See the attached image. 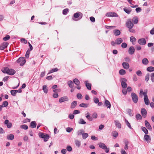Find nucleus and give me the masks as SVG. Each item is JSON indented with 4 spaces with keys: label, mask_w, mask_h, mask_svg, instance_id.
<instances>
[{
    "label": "nucleus",
    "mask_w": 154,
    "mask_h": 154,
    "mask_svg": "<svg viewBox=\"0 0 154 154\" xmlns=\"http://www.w3.org/2000/svg\"><path fill=\"white\" fill-rule=\"evenodd\" d=\"M115 41L116 44L119 45L123 42V40L121 38H119L116 39Z\"/></svg>",
    "instance_id": "obj_16"
},
{
    "label": "nucleus",
    "mask_w": 154,
    "mask_h": 154,
    "mask_svg": "<svg viewBox=\"0 0 154 154\" xmlns=\"http://www.w3.org/2000/svg\"><path fill=\"white\" fill-rule=\"evenodd\" d=\"M132 20L134 24H137L138 22V18L137 17H134L132 19Z\"/></svg>",
    "instance_id": "obj_30"
},
{
    "label": "nucleus",
    "mask_w": 154,
    "mask_h": 154,
    "mask_svg": "<svg viewBox=\"0 0 154 154\" xmlns=\"http://www.w3.org/2000/svg\"><path fill=\"white\" fill-rule=\"evenodd\" d=\"M87 115L86 116V118L88 119L89 121H92V117H91V116H90V114L88 112L87 113Z\"/></svg>",
    "instance_id": "obj_37"
},
{
    "label": "nucleus",
    "mask_w": 154,
    "mask_h": 154,
    "mask_svg": "<svg viewBox=\"0 0 154 154\" xmlns=\"http://www.w3.org/2000/svg\"><path fill=\"white\" fill-rule=\"evenodd\" d=\"M29 51V49H28V50L26 52V55H25V56H26V57L28 58L29 57V53H30V51Z\"/></svg>",
    "instance_id": "obj_50"
},
{
    "label": "nucleus",
    "mask_w": 154,
    "mask_h": 154,
    "mask_svg": "<svg viewBox=\"0 0 154 154\" xmlns=\"http://www.w3.org/2000/svg\"><path fill=\"white\" fill-rule=\"evenodd\" d=\"M146 70L148 72H152L154 71V67L152 66H149L147 68Z\"/></svg>",
    "instance_id": "obj_29"
},
{
    "label": "nucleus",
    "mask_w": 154,
    "mask_h": 154,
    "mask_svg": "<svg viewBox=\"0 0 154 154\" xmlns=\"http://www.w3.org/2000/svg\"><path fill=\"white\" fill-rule=\"evenodd\" d=\"M7 138L8 140H12L14 138V136L12 134H10L7 136Z\"/></svg>",
    "instance_id": "obj_23"
},
{
    "label": "nucleus",
    "mask_w": 154,
    "mask_h": 154,
    "mask_svg": "<svg viewBox=\"0 0 154 154\" xmlns=\"http://www.w3.org/2000/svg\"><path fill=\"white\" fill-rule=\"evenodd\" d=\"M97 116V114L96 112H94L92 115L91 117H92L93 119V118H96Z\"/></svg>",
    "instance_id": "obj_54"
},
{
    "label": "nucleus",
    "mask_w": 154,
    "mask_h": 154,
    "mask_svg": "<svg viewBox=\"0 0 154 154\" xmlns=\"http://www.w3.org/2000/svg\"><path fill=\"white\" fill-rule=\"evenodd\" d=\"M123 68L125 69H128L129 67V65L127 63L123 62L122 63Z\"/></svg>",
    "instance_id": "obj_15"
},
{
    "label": "nucleus",
    "mask_w": 154,
    "mask_h": 154,
    "mask_svg": "<svg viewBox=\"0 0 154 154\" xmlns=\"http://www.w3.org/2000/svg\"><path fill=\"white\" fill-rule=\"evenodd\" d=\"M42 89L44 93L46 94L48 93V88L47 85H43L42 87Z\"/></svg>",
    "instance_id": "obj_24"
},
{
    "label": "nucleus",
    "mask_w": 154,
    "mask_h": 154,
    "mask_svg": "<svg viewBox=\"0 0 154 154\" xmlns=\"http://www.w3.org/2000/svg\"><path fill=\"white\" fill-rule=\"evenodd\" d=\"M49 136L48 134H46L44 137L43 138L45 141H47L49 139Z\"/></svg>",
    "instance_id": "obj_46"
},
{
    "label": "nucleus",
    "mask_w": 154,
    "mask_h": 154,
    "mask_svg": "<svg viewBox=\"0 0 154 154\" xmlns=\"http://www.w3.org/2000/svg\"><path fill=\"white\" fill-rule=\"evenodd\" d=\"M136 38L133 36H131L130 38V41L133 44H134V42L136 41Z\"/></svg>",
    "instance_id": "obj_33"
},
{
    "label": "nucleus",
    "mask_w": 154,
    "mask_h": 154,
    "mask_svg": "<svg viewBox=\"0 0 154 154\" xmlns=\"http://www.w3.org/2000/svg\"><path fill=\"white\" fill-rule=\"evenodd\" d=\"M98 145H99V147L100 148H102L103 149H105L106 148V146L103 143L100 142L98 144Z\"/></svg>",
    "instance_id": "obj_14"
},
{
    "label": "nucleus",
    "mask_w": 154,
    "mask_h": 154,
    "mask_svg": "<svg viewBox=\"0 0 154 154\" xmlns=\"http://www.w3.org/2000/svg\"><path fill=\"white\" fill-rule=\"evenodd\" d=\"M105 27L107 29H112L116 28L115 26H106Z\"/></svg>",
    "instance_id": "obj_48"
},
{
    "label": "nucleus",
    "mask_w": 154,
    "mask_h": 154,
    "mask_svg": "<svg viewBox=\"0 0 154 154\" xmlns=\"http://www.w3.org/2000/svg\"><path fill=\"white\" fill-rule=\"evenodd\" d=\"M82 138L83 139H85L88 136V134L87 133H84L82 135Z\"/></svg>",
    "instance_id": "obj_45"
},
{
    "label": "nucleus",
    "mask_w": 154,
    "mask_h": 154,
    "mask_svg": "<svg viewBox=\"0 0 154 154\" xmlns=\"http://www.w3.org/2000/svg\"><path fill=\"white\" fill-rule=\"evenodd\" d=\"M88 105V104L87 103H82L79 105V106L82 107H87Z\"/></svg>",
    "instance_id": "obj_40"
},
{
    "label": "nucleus",
    "mask_w": 154,
    "mask_h": 154,
    "mask_svg": "<svg viewBox=\"0 0 154 154\" xmlns=\"http://www.w3.org/2000/svg\"><path fill=\"white\" fill-rule=\"evenodd\" d=\"M17 93V90H12L11 91V94L13 96H15Z\"/></svg>",
    "instance_id": "obj_38"
},
{
    "label": "nucleus",
    "mask_w": 154,
    "mask_h": 154,
    "mask_svg": "<svg viewBox=\"0 0 154 154\" xmlns=\"http://www.w3.org/2000/svg\"><path fill=\"white\" fill-rule=\"evenodd\" d=\"M4 124L7 125V127L8 128H11L12 125V124L11 122H9L8 120H6L4 122Z\"/></svg>",
    "instance_id": "obj_10"
},
{
    "label": "nucleus",
    "mask_w": 154,
    "mask_h": 154,
    "mask_svg": "<svg viewBox=\"0 0 154 154\" xmlns=\"http://www.w3.org/2000/svg\"><path fill=\"white\" fill-rule=\"evenodd\" d=\"M69 11V9L68 8H66L64 9L63 10V14L64 15H66Z\"/></svg>",
    "instance_id": "obj_53"
},
{
    "label": "nucleus",
    "mask_w": 154,
    "mask_h": 154,
    "mask_svg": "<svg viewBox=\"0 0 154 154\" xmlns=\"http://www.w3.org/2000/svg\"><path fill=\"white\" fill-rule=\"evenodd\" d=\"M136 118L137 120H141L142 118V116L139 114H138L136 115Z\"/></svg>",
    "instance_id": "obj_44"
},
{
    "label": "nucleus",
    "mask_w": 154,
    "mask_h": 154,
    "mask_svg": "<svg viewBox=\"0 0 154 154\" xmlns=\"http://www.w3.org/2000/svg\"><path fill=\"white\" fill-rule=\"evenodd\" d=\"M127 45L126 43H123L121 45V47L123 48H125L127 47Z\"/></svg>",
    "instance_id": "obj_60"
},
{
    "label": "nucleus",
    "mask_w": 154,
    "mask_h": 154,
    "mask_svg": "<svg viewBox=\"0 0 154 154\" xmlns=\"http://www.w3.org/2000/svg\"><path fill=\"white\" fill-rule=\"evenodd\" d=\"M68 85L70 88H72L73 86V83L71 81L68 82Z\"/></svg>",
    "instance_id": "obj_36"
},
{
    "label": "nucleus",
    "mask_w": 154,
    "mask_h": 154,
    "mask_svg": "<svg viewBox=\"0 0 154 154\" xmlns=\"http://www.w3.org/2000/svg\"><path fill=\"white\" fill-rule=\"evenodd\" d=\"M145 124L147 128L149 130H151L152 129V127L149 124V123L147 121L145 120Z\"/></svg>",
    "instance_id": "obj_13"
},
{
    "label": "nucleus",
    "mask_w": 154,
    "mask_h": 154,
    "mask_svg": "<svg viewBox=\"0 0 154 154\" xmlns=\"http://www.w3.org/2000/svg\"><path fill=\"white\" fill-rule=\"evenodd\" d=\"M20 127L24 130H26L28 128V126L26 125H21Z\"/></svg>",
    "instance_id": "obj_51"
},
{
    "label": "nucleus",
    "mask_w": 154,
    "mask_h": 154,
    "mask_svg": "<svg viewBox=\"0 0 154 154\" xmlns=\"http://www.w3.org/2000/svg\"><path fill=\"white\" fill-rule=\"evenodd\" d=\"M67 150L69 152H70L72 150V148L70 146H68L66 147Z\"/></svg>",
    "instance_id": "obj_61"
},
{
    "label": "nucleus",
    "mask_w": 154,
    "mask_h": 154,
    "mask_svg": "<svg viewBox=\"0 0 154 154\" xmlns=\"http://www.w3.org/2000/svg\"><path fill=\"white\" fill-rule=\"evenodd\" d=\"M149 79V74L148 73H147L145 77V80L146 82H148Z\"/></svg>",
    "instance_id": "obj_49"
},
{
    "label": "nucleus",
    "mask_w": 154,
    "mask_h": 154,
    "mask_svg": "<svg viewBox=\"0 0 154 154\" xmlns=\"http://www.w3.org/2000/svg\"><path fill=\"white\" fill-rule=\"evenodd\" d=\"M80 14H82L80 12H78L74 14V17L75 18L79 17L80 16Z\"/></svg>",
    "instance_id": "obj_42"
},
{
    "label": "nucleus",
    "mask_w": 154,
    "mask_h": 154,
    "mask_svg": "<svg viewBox=\"0 0 154 154\" xmlns=\"http://www.w3.org/2000/svg\"><path fill=\"white\" fill-rule=\"evenodd\" d=\"M2 72L4 73H6L9 75H13L15 73V70L12 69H9L8 67H5L1 70Z\"/></svg>",
    "instance_id": "obj_1"
},
{
    "label": "nucleus",
    "mask_w": 154,
    "mask_h": 154,
    "mask_svg": "<svg viewBox=\"0 0 154 154\" xmlns=\"http://www.w3.org/2000/svg\"><path fill=\"white\" fill-rule=\"evenodd\" d=\"M18 63H20V65L23 66L26 63V61L24 57H21L17 60Z\"/></svg>",
    "instance_id": "obj_2"
},
{
    "label": "nucleus",
    "mask_w": 154,
    "mask_h": 154,
    "mask_svg": "<svg viewBox=\"0 0 154 154\" xmlns=\"http://www.w3.org/2000/svg\"><path fill=\"white\" fill-rule=\"evenodd\" d=\"M121 85L122 87L124 88H126L127 86V85L126 83L125 82L123 81H122Z\"/></svg>",
    "instance_id": "obj_32"
},
{
    "label": "nucleus",
    "mask_w": 154,
    "mask_h": 154,
    "mask_svg": "<svg viewBox=\"0 0 154 154\" xmlns=\"http://www.w3.org/2000/svg\"><path fill=\"white\" fill-rule=\"evenodd\" d=\"M144 139L148 143H149L151 140V138L149 136L146 134L144 135Z\"/></svg>",
    "instance_id": "obj_17"
},
{
    "label": "nucleus",
    "mask_w": 154,
    "mask_h": 154,
    "mask_svg": "<svg viewBox=\"0 0 154 154\" xmlns=\"http://www.w3.org/2000/svg\"><path fill=\"white\" fill-rule=\"evenodd\" d=\"M144 100L145 103L146 105H149V101L148 99V97H144Z\"/></svg>",
    "instance_id": "obj_26"
},
{
    "label": "nucleus",
    "mask_w": 154,
    "mask_h": 154,
    "mask_svg": "<svg viewBox=\"0 0 154 154\" xmlns=\"http://www.w3.org/2000/svg\"><path fill=\"white\" fill-rule=\"evenodd\" d=\"M84 133V131L83 129H81L79 130L77 132V134L78 135H82Z\"/></svg>",
    "instance_id": "obj_34"
},
{
    "label": "nucleus",
    "mask_w": 154,
    "mask_h": 154,
    "mask_svg": "<svg viewBox=\"0 0 154 154\" xmlns=\"http://www.w3.org/2000/svg\"><path fill=\"white\" fill-rule=\"evenodd\" d=\"M139 94L140 97H142L143 95H144V92L143 89H141L140 90Z\"/></svg>",
    "instance_id": "obj_57"
},
{
    "label": "nucleus",
    "mask_w": 154,
    "mask_h": 154,
    "mask_svg": "<svg viewBox=\"0 0 154 154\" xmlns=\"http://www.w3.org/2000/svg\"><path fill=\"white\" fill-rule=\"evenodd\" d=\"M10 38V36L8 35H7L5 37L3 38V39L5 41H6L9 39Z\"/></svg>",
    "instance_id": "obj_52"
},
{
    "label": "nucleus",
    "mask_w": 154,
    "mask_h": 154,
    "mask_svg": "<svg viewBox=\"0 0 154 154\" xmlns=\"http://www.w3.org/2000/svg\"><path fill=\"white\" fill-rule=\"evenodd\" d=\"M3 105H4V107H5L8 106V103L7 101H4L3 103Z\"/></svg>",
    "instance_id": "obj_62"
},
{
    "label": "nucleus",
    "mask_w": 154,
    "mask_h": 154,
    "mask_svg": "<svg viewBox=\"0 0 154 154\" xmlns=\"http://www.w3.org/2000/svg\"><path fill=\"white\" fill-rule=\"evenodd\" d=\"M141 113L143 116L144 118H145L146 116V114L147 112L146 109L144 108H142L141 109Z\"/></svg>",
    "instance_id": "obj_8"
},
{
    "label": "nucleus",
    "mask_w": 154,
    "mask_h": 154,
    "mask_svg": "<svg viewBox=\"0 0 154 154\" xmlns=\"http://www.w3.org/2000/svg\"><path fill=\"white\" fill-rule=\"evenodd\" d=\"M143 64L145 65H147L149 63V60L146 58H144L142 60Z\"/></svg>",
    "instance_id": "obj_25"
},
{
    "label": "nucleus",
    "mask_w": 154,
    "mask_h": 154,
    "mask_svg": "<svg viewBox=\"0 0 154 154\" xmlns=\"http://www.w3.org/2000/svg\"><path fill=\"white\" fill-rule=\"evenodd\" d=\"M75 143L76 146H77L78 147H79L81 145V142H80L77 140H76L75 141Z\"/></svg>",
    "instance_id": "obj_35"
},
{
    "label": "nucleus",
    "mask_w": 154,
    "mask_h": 154,
    "mask_svg": "<svg viewBox=\"0 0 154 154\" xmlns=\"http://www.w3.org/2000/svg\"><path fill=\"white\" fill-rule=\"evenodd\" d=\"M118 135V133L116 131H115L112 132V136H113L116 137Z\"/></svg>",
    "instance_id": "obj_55"
},
{
    "label": "nucleus",
    "mask_w": 154,
    "mask_h": 154,
    "mask_svg": "<svg viewBox=\"0 0 154 154\" xmlns=\"http://www.w3.org/2000/svg\"><path fill=\"white\" fill-rule=\"evenodd\" d=\"M79 123L81 124H85L86 123V122L82 119H80L79 122Z\"/></svg>",
    "instance_id": "obj_43"
},
{
    "label": "nucleus",
    "mask_w": 154,
    "mask_h": 154,
    "mask_svg": "<svg viewBox=\"0 0 154 154\" xmlns=\"http://www.w3.org/2000/svg\"><path fill=\"white\" fill-rule=\"evenodd\" d=\"M36 124L35 122L32 121L30 123V126L32 128H35L36 127Z\"/></svg>",
    "instance_id": "obj_27"
},
{
    "label": "nucleus",
    "mask_w": 154,
    "mask_h": 154,
    "mask_svg": "<svg viewBox=\"0 0 154 154\" xmlns=\"http://www.w3.org/2000/svg\"><path fill=\"white\" fill-rule=\"evenodd\" d=\"M77 97L79 99H81L82 98V95L80 93H78L77 94Z\"/></svg>",
    "instance_id": "obj_58"
},
{
    "label": "nucleus",
    "mask_w": 154,
    "mask_h": 154,
    "mask_svg": "<svg viewBox=\"0 0 154 154\" xmlns=\"http://www.w3.org/2000/svg\"><path fill=\"white\" fill-rule=\"evenodd\" d=\"M85 84L88 90H91V84L88 83V81H86L85 82Z\"/></svg>",
    "instance_id": "obj_21"
},
{
    "label": "nucleus",
    "mask_w": 154,
    "mask_h": 154,
    "mask_svg": "<svg viewBox=\"0 0 154 154\" xmlns=\"http://www.w3.org/2000/svg\"><path fill=\"white\" fill-rule=\"evenodd\" d=\"M135 49L133 46H131L130 47L128 50V53L131 55H132L134 52Z\"/></svg>",
    "instance_id": "obj_9"
},
{
    "label": "nucleus",
    "mask_w": 154,
    "mask_h": 154,
    "mask_svg": "<svg viewBox=\"0 0 154 154\" xmlns=\"http://www.w3.org/2000/svg\"><path fill=\"white\" fill-rule=\"evenodd\" d=\"M124 10L126 13L128 14H130L132 10L130 8H127V7H125L124 8Z\"/></svg>",
    "instance_id": "obj_12"
},
{
    "label": "nucleus",
    "mask_w": 154,
    "mask_h": 154,
    "mask_svg": "<svg viewBox=\"0 0 154 154\" xmlns=\"http://www.w3.org/2000/svg\"><path fill=\"white\" fill-rule=\"evenodd\" d=\"M136 74L139 76H141L142 75V73L140 70H138L136 72Z\"/></svg>",
    "instance_id": "obj_59"
},
{
    "label": "nucleus",
    "mask_w": 154,
    "mask_h": 154,
    "mask_svg": "<svg viewBox=\"0 0 154 154\" xmlns=\"http://www.w3.org/2000/svg\"><path fill=\"white\" fill-rule=\"evenodd\" d=\"M115 123L116 126L119 128H121V124L119 122L118 120H115Z\"/></svg>",
    "instance_id": "obj_19"
},
{
    "label": "nucleus",
    "mask_w": 154,
    "mask_h": 154,
    "mask_svg": "<svg viewBox=\"0 0 154 154\" xmlns=\"http://www.w3.org/2000/svg\"><path fill=\"white\" fill-rule=\"evenodd\" d=\"M127 112L128 113L129 115L131 116H133L132 114L131 113V109H128L127 110Z\"/></svg>",
    "instance_id": "obj_56"
},
{
    "label": "nucleus",
    "mask_w": 154,
    "mask_h": 154,
    "mask_svg": "<svg viewBox=\"0 0 154 154\" xmlns=\"http://www.w3.org/2000/svg\"><path fill=\"white\" fill-rule=\"evenodd\" d=\"M105 104L107 108H110L111 107V104L110 102L108 100H106L105 101Z\"/></svg>",
    "instance_id": "obj_18"
},
{
    "label": "nucleus",
    "mask_w": 154,
    "mask_h": 154,
    "mask_svg": "<svg viewBox=\"0 0 154 154\" xmlns=\"http://www.w3.org/2000/svg\"><path fill=\"white\" fill-rule=\"evenodd\" d=\"M68 100L69 99L67 97L65 96L60 98L59 102L60 103H61L65 101H68Z\"/></svg>",
    "instance_id": "obj_5"
},
{
    "label": "nucleus",
    "mask_w": 154,
    "mask_h": 154,
    "mask_svg": "<svg viewBox=\"0 0 154 154\" xmlns=\"http://www.w3.org/2000/svg\"><path fill=\"white\" fill-rule=\"evenodd\" d=\"M8 43L7 42H4L0 46V49L1 50H3L7 48Z\"/></svg>",
    "instance_id": "obj_7"
},
{
    "label": "nucleus",
    "mask_w": 154,
    "mask_h": 154,
    "mask_svg": "<svg viewBox=\"0 0 154 154\" xmlns=\"http://www.w3.org/2000/svg\"><path fill=\"white\" fill-rule=\"evenodd\" d=\"M126 26L128 28H132L134 26V24L132 22L131 19L128 20L126 23Z\"/></svg>",
    "instance_id": "obj_4"
},
{
    "label": "nucleus",
    "mask_w": 154,
    "mask_h": 154,
    "mask_svg": "<svg viewBox=\"0 0 154 154\" xmlns=\"http://www.w3.org/2000/svg\"><path fill=\"white\" fill-rule=\"evenodd\" d=\"M126 71L123 69H120L119 71V73L121 75H123L126 73Z\"/></svg>",
    "instance_id": "obj_31"
},
{
    "label": "nucleus",
    "mask_w": 154,
    "mask_h": 154,
    "mask_svg": "<svg viewBox=\"0 0 154 154\" xmlns=\"http://www.w3.org/2000/svg\"><path fill=\"white\" fill-rule=\"evenodd\" d=\"M74 83L77 85H79L80 84V82L77 79H75L73 80Z\"/></svg>",
    "instance_id": "obj_28"
},
{
    "label": "nucleus",
    "mask_w": 154,
    "mask_h": 154,
    "mask_svg": "<svg viewBox=\"0 0 154 154\" xmlns=\"http://www.w3.org/2000/svg\"><path fill=\"white\" fill-rule=\"evenodd\" d=\"M150 77L152 82H154V75H152V73L151 74Z\"/></svg>",
    "instance_id": "obj_64"
},
{
    "label": "nucleus",
    "mask_w": 154,
    "mask_h": 154,
    "mask_svg": "<svg viewBox=\"0 0 154 154\" xmlns=\"http://www.w3.org/2000/svg\"><path fill=\"white\" fill-rule=\"evenodd\" d=\"M141 129L146 134H148V131L145 127H142Z\"/></svg>",
    "instance_id": "obj_39"
},
{
    "label": "nucleus",
    "mask_w": 154,
    "mask_h": 154,
    "mask_svg": "<svg viewBox=\"0 0 154 154\" xmlns=\"http://www.w3.org/2000/svg\"><path fill=\"white\" fill-rule=\"evenodd\" d=\"M113 33L116 36H118L120 35V31L118 29H115L113 30Z\"/></svg>",
    "instance_id": "obj_22"
},
{
    "label": "nucleus",
    "mask_w": 154,
    "mask_h": 154,
    "mask_svg": "<svg viewBox=\"0 0 154 154\" xmlns=\"http://www.w3.org/2000/svg\"><path fill=\"white\" fill-rule=\"evenodd\" d=\"M106 15L108 17H116L117 16V14L115 12H110L107 13L106 14Z\"/></svg>",
    "instance_id": "obj_11"
},
{
    "label": "nucleus",
    "mask_w": 154,
    "mask_h": 154,
    "mask_svg": "<svg viewBox=\"0 0 154 154\" xmlns=\"http://www.w3.org/2000/svg\"><path fill=\"white\" fill-rule=\"evenodd\" d=\"M125 122L126 124L127 125L128 127L129 128H130V129H131V125L130 123L128 122V121L126 119H125Z\"/></svg>",
    "instance_id": "obj_41"
},
{
    "label": "nucleus",
    "mask_w": 154,
    "mask_h": 154,
    "mask_svg": "<svg viewBox=\"0 0 154 154\" xmlns=\"http://www.w3.org/2000/svg\"><path fill=\"white\" fill-rule=\"evenodd\" d=\"M138 42L140 45H144L146 44V41L145 38H142L138 40Z\"/></svg>",
    "instance_id": "obj_6"
},
{
    "label": "nucleus",
    "mask_w": 154,
    "mask_h": 154,
    "mask_svg": "<svg viewBox=\"0 0 154 154\" xmlns=\"http://www.w3.org/2000/svg\"><path fill=\"white\" fill-rule=\"evenodd\" d=\"M58 70V69L57 68H55L54 69H52L51 70H50L48 73V75L49 74H50V73L55 72H57Z\"/></svg>",
    "instance_id": "obj_47"
},
{
    "label": "nucleus",
    "mask_w": 154,
    "mask_h": 154,
    "mask_svg": "<svg viewBox=\"0 0 154 154\" xmlns=\"http://www.w3.org/2000/svg\"><path fill=\"white\" fill-rule=\"evenodd\" d=\"M77 102L76 101H73L71 104L70 108L71 109L74 108L77 105Z\"/></svg>",
    "instance_id": "obj_20"
},
{
    "label": "nucleus",
    "mask_w": 154,
    "mask_h": 154,
    "mask_svg": "<svg viewBox=\"0 0 154 154\" xmlns=\"http://www.w3.org/2000/svg\"><path fill=\"white\" fill-rule=\"evenodd\" d=\"M73 130V128H71L68 127L66 128V131L68 132L69 133Z\"/></svg>",
    "instance_id": "obj_63"
},
{
    "label": "nucleus",
    "mask_w": 154,
    "mask_h": 154,
    "mask_svg": "<svg viewBox=\"0 0 154 154\" xmlns=\"http://www.w3.org/2000/svg\"><path fill=\"white\" fill-rule=\"evenodd\" d=\"M131 95L133 101L134 103H137L138 100V96L135 93L133 92L131 93Z\"/></svg>",
    "instance_id": "obj_3"
}]
</instances>
